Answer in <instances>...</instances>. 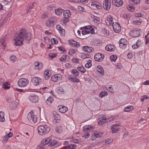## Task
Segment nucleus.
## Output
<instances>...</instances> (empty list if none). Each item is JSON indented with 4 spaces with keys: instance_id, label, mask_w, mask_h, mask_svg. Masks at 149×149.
I'll return each instance as SVG.
<instances>
[{
    "instance_id": "obj_13",
    "label": "nucleus",
    "mask_w": 149,
    "mask_h": 149,
    "mask_svg": "<svg viewBox=\"0 0 149 149\" xmlns=\"http://www.w3.org/2000/svg\"><path fill=\"white\" fill-rule=\"evenodd\" d=\"M114 31L116 33L120 32L121 30V27L119 24L115 22L112 25Z\"/></svg>"
},
{
    "instance_id": "obj_52",
    "label": "nucleus",
    "mask_w": 149,
    "mask_h": 149,
    "mask_svg": "<svg viewBox=\"0 0 149 149\" xmlns=\"http://www.w3.org/2000/svg\"><path fill=\"white\" fill-rule=\"evenodd\" d=\"M110 58L112 61L115 62L117 58V56L115 55H111L110 56Z\"/></svg>"
},
{
    "instance_id": "obj_10",
    "label": "nucleus",
    "mask_w": 149,
    "mask_h": 149,
    "mask_svg": "<svg viewBox=\"0 0 149 149\" xmlns=\"http://www.w3.org/2000/svg\"><path fill=\"white\" fill-rule=\"evenodd\" d=\"M118 42L119 43V46L120 48H125L126 47L127 42L125 39H121Z\"/></svg>"
},
{
    "instance_id": "obj_35",
    "label": "nucleus",
    "mask_w": 149,
    "mask_h": 149,
    "mask_svg": "<svg viewBox=\"0 0 149 149\" xmlns=\"http://www.w3.org/2000/svg\"><path fill=\"white\" fill-rule=\"evenodd\" d=\"M77 69L82 73H85L86 71V69L83 66L79 67L78 66L77 67Z\"/></svg>"
},
{
    "instance_id": "obj_39",
    "label": "nucleus",
    "mask_w": 149,
    "mask_h": 149,
    "mask_svg": "<svg viewBox=\"0 0 149 149\" xmlns=\"http://www.w3.org/2000/svg\"><path fill=\"white\" fill-rule=\"evenodd\" d=\"M140 0H129V2L132 4L136 5L139 3Z\"/></svg>"
},
{
    "instance_id": "obj_44",
    "label": "nucleus",
    "mask_w": 149,
    "mask_h": 149,
    "mask_svg": "<svg viewBox=\"0 0 149 149\" xmlns=\"http://www.w3.org/2000/svg\"><path fill=\"white\" fill-rule=\"evenodd\" d=\"M133 109V107L132 106H129L124 108V110L125 112L129 111L131 109Z\"/></svg>"
},
{
    "instance_id": "obj_40",
    "label": "nucleus",
    "mask_w": 149,
    "mask_h": 149,
    "mask_svg": "<svg viewBox=\"0 0 149 149\" xmlns=\"http://www.w3.org/2000/svg\"><path fill=\"white\" fill-rule=\"evenodd\" d=\"M5 120L4 117V113L3 112H0V121L1 122H3Z\"/></svg>"
},
{
    "instance_id": "obj_5",
    "label": "nucleus",
    "mask_w": 149,
    "mask_h": 149,
    "mask_svg": "<svg viewBox=\"0 0 149 149\" xmlns=\"http://www.w3.org/2000/svg\"><path fill=\"white\" fill-rule=\"evenodd\" d=\"M37 116L33 111H30L27 115L28 120L31 123H35L37 121Z\"/></svg>"
},
{
    "instance_id": "obj_17",
    "label": "nucleus",
    "mask_w": 149,
    "mask_h": 149,
    "mask_svg": "<svg viewBox=\"0 0 149 149\" xmlns=\"http://www.w3.org/2000/svg\"><path fill=\"white\" fill-rule=\"evenodd\" d=\"M116 47L115 46L112 44H109L105 47V49L108 51L113 52L115 49Z\"/></svg>"
},
{
    "instance_id": "obj_46",
    "label": "nucleus",
    "mask_w": 149,
    "mask_h": 149,
    "mask_svg": "<svg viewBox=\"0 0 149 149\" xmlns=\"http://www.w3.org/2000/svg\"><path fill=\"white\" fill-rule=\"evenodd\" d=\"M56 132L58 133H59L62 131V128L61 126H58L56 127L55 129Z\"/></svg>"
},
{
    "instance_id": "obj_55",
    "label": "nucleus",
    "mask_w": 149,
    "mask_h": 149,
    "mask_svg": "<svg viewBox=\"0 0 149 149\" xmlns=\"http://www.w3.org/2000/svg\"><path fill=\"white\" fill-rule=\"evenodd\" d=\"M75 53V51L74 49H70L69 52H68V54L71 55L72 56V55L74 54Z\"/></svg>"
},
{
    "instance_id": "obj_3",
    "label": "nucleus",
    "mask_w": 149,
    "mask_h": 149,
    "mask_svg": "<svg viewBox=\"0 0 149 149\" xmlns=\"http://www.w3.org/2000/svg\"><path fill=\"white\" fill-rule=\"evenodd\" d=\"M50 130V126L46 124L39 126L38 127L39 134L41 135H45L47 133L49 132Z\"/></svg>"
},
{
    "instance_id": "obj_61",
    "label": "nucleus",
    "mask_w": 149,
    "mask_h": 149,
    "mask_svg": "<svg viewBox=\"0 0 149 149\" xmlns=\"http://www.w3.org/2000/svg\"><path fill=\"white\" fill-rule=\"evenodd\" d=\"M16 59V57L14 55H12L10 57V59L12 61H15Z\"/></svg>"
},
{
    "instance_id": "obj_50",
    "label": "nucleus",
    "mask_w": 149,
    "mask_h": 149,
    "mask_svg": "<svg viewBox=\"0 0 149 149\" xmlns=\"http://www.w3.org/2000/svg\"><path fill=\"white\" fill-rule=\"evenodd\" d=\"M93 20L94 22L97 23L100 21V19L98 17L95 16H93Z\"/></svg>"
},
{
    "instance_id": "obj_45",
    "label": "nucleus",
    "mask_w": 149,
    "mask_h": 149,
    "mask_svg": "<svg viewBox=\"0 0 149 149\" xmlns=\"http://www.w3.org/2000/svg\"><path fill=\"white\" fill-rule=\"evenodd\" d=\"M18 104L17 102L15 101H13L12 102L10 106L12 107L13 109H14L17 107Z\"/></svg>"
},
{
    "instance_id": "obj_6",
    "label": "nucleus",
    "mask_w": 149,
    "mask_h": 149,
    "mask_svg": "<svg viewBox=\"0 0 149 149\" xmlns=\"http://www.w3.org/2000/svg\"><path fill=\"white\" fill-rule=\"evenodd\" d=\"M28 80L25 78H21L19 80L17 83L18 86L21 87H26L29 84Z\"/></svg>"
},
{
    "instance_id": "obj_30",
    "label": "nucleus",
    "mask_w": 149,
    "mask_h": 149,
    "mask_svg": "<svg viewBox=\"0 0 149 149\" xmlns=\"http://www.w3.org/2000/svg\"><path fill=\"white\" fill-rule=\"evenodd\" d=\"M91 126L89 125H86L84 126L83 127L84 131L87 133L89 132H90V130L91 129Z\"/></svg>"
},
{
    "instance_id": "obj_34",
    "label": "nucleus",
    "mask_w": 149,
    "mask_h": 149,
    "mask_svg": "<svg viewBox=\"0 0 149 149\" xmlns=\"http://www.w3.org/2000/svg\"><path fill=\"white\" fill-rule=\"evenodd\" d=\"M54 101V99L51 96L49 97L46 100V103L49 105L50 104Z\"/></svg>"
},
{
    "instance_id": "obj_11",
    "label": "nucleus",
    "mask_w": 149,
    "mask_h": 149,
    "mask_svg": "<svg viewBox=\"0 0 149 149\" xmlns=\"http://www.w3.org/2000/svg\"><path fill=\"white\" fill-rule=\"evenodd\" d=\"M111 6V0H105L103 5L104 8L106 10H109Z\"/></svg>"
},
{
    "instance_id": "obj_14",
    "label": "nucleus",
    "mask_w": 149,
    "mask_h": 149,
    "mask_svg": "<svg viewBox=\"0 0 149 149\" xmlns=\"http://www.w3.org/2000/svg\"><path fill=\"white\" fill-rule=\"evenodd\" d=\"M105 22L108 25L113 24L115 23L113 22V18L111 16H108L105 20Z\"/></svg>"
},
{
    "instance_id": "obj_47",
    "label": "nucleus",
    "mask_w": 149,
    "mask_h": 149,
    "mask_svg": "<svg viewBox=\"0 0 149 149\" xmlns=\"http://www.w3.org/2000/svg\"><path fill=\"white\" fill-rule=\"evenodd\" d=\"M91 61L89 60L88 61V63L85 65V67L87 68H89L92 66Z\"/></svg>"
},
{
    "instance_id": "obj_19",
    "label": "nucleus",
    "mask_w": 149,
    "mask_h": 149,
    "mask_svg": "<svg viewBox=\"0 0 149 149\" xmlns=\"http://www.w3.org/2000/svg\"><path fill=\"white\" fill-rule=\"evenodd\" d=\"M7 36L6 35L3 36L0 40V45L1 44V45L3 46L4 48L6 47V45L5 42L7 40Z\"/></svg>"
},
{
    "instance_id": "obj_63",
    "label": "nucleus",
    "mask_w": 149,
    "mask_h": 149,
    "mask_svg": "<svg viewBox=\"0 0 149 149\" xmlns=\"http://www.w3.org/2000/svg\"><path fill=\"white\" fill-rule=\"evenodd\" d=\"M51 42L53 44H56L58 42L56 41L54 38H52L51 39Z\"/></svg>"
},
{
    "instance_id": "obj_16",
    "label": "nucleus",
    "mask_w": 149,
    "mask_h": 149,
    "mask_svg": "<svg viewBox=\"0 0 149 149\" xmlns=\"http://www.w3.org/2000/svg\"><path fill=\"white\" fill-rule=\"evenodd\" d=\"M55 19L53 18H49L46 22L47 26L49 27H52L54 21Z\"/></svg>"
},
{
    "instance_id": "obj_20",
    "label": "nucleus",
    "mask_w": 149,
    "mask_h": 149,
    "mask_svg": "<svg viewBox=\"0 0 149 149\" xmlns=\"http://www.w3.org/2000/svg\"><path fill=\"white\" fill-rule=\"evenodd\" d=\"M69 43L71 46L73 47H78L79 46V42L73 40H69Z\"/></svg>"
},
{
    "instance_id": "obj_64",
    "label": "nucleus",
    "mask_w": 149,
    "mask_h": 149,
    "mask_svg": "<svg viewBox=\"0 0 149 149\" xmlns=\"http://www.w3.org/2000/svg\"><path fill=\"white\" fill-rule=\"evenodd\" d=\"M134 15L136 17H141L142 16V14L140 13H135Z\"/></svg>"
},
{
    "instance_id": "obj_36",
    "label": "nucleus",
    "mask_w": 149,
    "mask_h": 149,
    "mask_svg": "<svg viewBox=\"0 0 149 149\" xmlns=\"http://www.w3.org/2000/svg\"><path fill=\"white\" fill-rule=\"evenodd\" d=\"M3 88L5 89H8L10 87V84L9 82L4 83L3 84Z\"/></svg>"
},
{
    "instance_id": "obj_53",
    "label": "nucleus",
    "mask_w": 149,
    "mask_h": 149,
    "mask_svg": "<svg viewBox=\"0 0 149 149\" xmlns=\"http://www.w3.org/2000/svg\"><path fill=\"white\" fill-rule=\"evenodd\" d=\"M142 20L140 19L139 20H136L134 21V24L137 25H139L141 24V23L142 22Z\"/></svg>"
},
{
    "instance_id": "obj_22",
    "label": "nucleus",
    "mask_w": 149,
    "mask_h": 149,
    "mask_svg": "<svg viewBox=\"0 0 149 149\" xmlns=\"http://www.w3.org/2000/svg\"><path fill=\"white\" fill-rule=\"evenodd\" d=\"M59 111L62 113H65L68 110V108L65 106L59 105L58 106Z\"/></svg>"
},
{
    "instance_id": "obj_23",
    "label": "nucleus",
    "mask_w": 149,
    "mask_h": 149,
    "mask_svg": "<svg viewBox=\"0 0 149 149\" xmlns=\"http://www.w3.org/2000/svg\"><path fill=\"white\" fill-rule=\"evenodd\" d=\"M29 99L32 102L35 103L38 101V98L37 96L35 95L30 96L29 97Z\"/></svg>"
},
{
    "instance_id": "obj_42",
    "label": "nucleus",
    "mask_w": 149,
    "mask_h": 149,
    "mask_svg": "<svg viewBox=\"0 0 149 149\" xmlns=\"http://www.w3.org/2000/svg\"><path fill=\"white\" fill-rule=\"evenodd\" d=\"M108 93L106 91H102L99 94V96L101 98H102L103 97L107 96L108 95Z\"/></svg>"
},
{
    "instance_id": "obj_29",
    "label": "nucleus",
    "mask_w": 149,
    "mask_h": 149,
    "mask_svg": "<svg viewBox=\"0 0 149 149\" xmlns=\"http://www.w3.org/2000/svg\"><path fill=\"white\" fill-rule=\"evenodd\" d=\"M51 71L49 70H46L44 72V74L45 75V79H48L51 76Z\"/></svg>"
},
{
    "instance_id": "obj_57",
    "label": "nucleus",
    "mask_w": 149,
    "mask_h": 149,
    "mask_svg": "<svg viewBox=\"0 0 149 149\" xmlns=\"http://www.w3.org/2000/svg\"><path fill=\"white\" fill-rule=\"evenodd\" d=\"M72 62L74 63H77L79 62V59L78 58H74L72 60Z\"/></svg>"
},
{
    "instance_id": "obj_4",
    "label": "nucleus",
    "mask_w": 149,
    "mask_h": 149,
    "mask_svg": "<svg viewBox=\"0 0 149 149\" xmlns=\"http://www.w3.org/2000/svg\"><path fill=\"white\" fill-rule=\"evenodd\" d=\"M81 33L83 35L91 33L93 34L95 33V29L90 26H86L85 27V29L82 30Z\"/></svg>"
},
{
    "instance_id": "obj_27",
    "label": "nucleus",
    "mask_w": 149,
    "mask_h": 149,
    "mask_svg": "<svg viewBox=\"0 0 149 149\" xmlns=\"http://www.w3.org/2000/svg\"><path fill=\"white\" fill-rule=\"evenodd\" d=\"M35 69L36 70H39L41 69L42 68V64L38 62H36L34 63Z\"/></svg>"
},
{
    "instance_id": "obj_12",
    "label": "nucleus",
    "mask_w": 149,
    "mask_h": 149,
    "mask_svg": "<svg viewBox=\"0 0 149 149\" xmlns=\"http://www.w3.org/2000/svg\"><path fill=\"white\" fill-rule=\"evenodd\" d=\"M63 76L60 74H56L52 76L51 80L54 82L61 80L63 78Z\"/></svg>"
},
{
    "instance_id": "obj_26",
    "label": "nucleus",
    "mask_w": 149,
    "mask_h": 149,
    "mask_svg": "<svg viewBox=\"0 0 149 149\" xmlns=\"http://www.w3.org/2000/svg\"><path fill=\"white\" fill-rule=\"evenodd\" d=\"M71 13L69 10H66L64 11L63 15L64 17L69 18L71 16Z\"/></svg>"
},
{
    "instance_id": "obj_56",
    "label": "nucleus",
    "mask_w": 149,
    "mask_h": 149,
    "mask_svg": "<svg viewBox=\"0 0 149 149\" xmlns=\"http://www.w3.org/2000/svg\"><path fill=\"white\" fill-rule=\"evenodd\" d=\"M60 34L62 36H64L65 35V30L63 29H61L60 30Z\"/></svg>"
},
{
    "instance_id": "obj_33",
    "label": "nucleus",
    "mask_w": 149,
    "mask_h": 149,
    "mask_svg": "<svg viewBox=\"0 0 149 149\" xmlns=\"http://www.w3.org/2000/svg\"><path fill=\"white\" fill-rule=\"evenodd\" d=\"M68 79L69 80L74 82L78 83L79 82V79L75 77H72V76H70L69 77Z\"/></svg>"
},
{
    "instance_id": "obj_37",
    "label": "nucleus",
    "mask_w": 149,
    "mask_h": 149,
    "mask_svg": "<svg viewBox=\"0 0 149 149\" xmlns=\"http://www.w3.org/2000/svg\"><path fill=\"white\" fill-rule=\"evenodd\" d=\"M76 147V145L75 144H70L66 146L65 149H74Z\"/></svg>"
},
{
    "instance_id": "obj_32",
    "label": "nucleus",
    "mask_w": 149,
    "mask_h": 149,
    "mask_svg": "<svg viewBox=\"0 0 149 149\" xmlns=\"http://www.w3.org/2000/svg\"><path fill=\"white\" fill-rule=\"evenodd\" d=\"M63 10L60 8L56 9L55 10V14L58 16L62 14V12H63Z\"/></svg>"
},
{
    "instance_id": "obj_15",
    "label": "nucleus",
    "mask_w": 149,
    "mask_h": 149,
    "mask_svg": "<svg viewBox=\"0 0 149 149\" xmlns=\"http://www.w3.org/2000/svg\"><path fill=\"white\" fill-rule=\"evenodd\" d=\"M40 81V79L39 77H34L31 80L32 83L35 86H37L39 85Z\"/></svg>"
},
{
    "instance_id": "obj_48",
    "label": "nucleus",
    "mask_w": 149,
    "mask_h": 149,
    "mask_svg": "<svg viewBox=\"0 0 149 149\" xmlns=\"http://www.w3.org/2000/svg\"><path fill=\"white\" fill-rule=\"evenodd\" d=\"M67 56L66 55H63L59 59L60 61L62 62L65 61L67 58Z\"/></svg>"
},
{
    "instance_id": "obj_51",
    "label": "nucleus",
    "mask_w": 149,
    "mask_h": 149,
    "mask_svg": "<svg viewBox=\"0 0 149 149\" xmlns=\"http://www.w3.org/2000/svg\"><path fill=\"white\" fill-rule=\"evenodd\" d=\"M127 8L129 11H133L134 10V6L132 5L127 6Z\"/></svg>"
},
{
    "instance_id": "obj_8",
    "label": "nucleus",
    "mask_w": 149,
    "mask_h": 149,
    "mask_svg": "<svg viewBox=\"0 0 149 149\" xmlns=\"http://www.w3.org/2000/svg\"><path fill=\"white\" fill-rule=\"evenodd\" d=\"M110 121L111 120L110 118L107 119L105 116L103 115L100 116L98 119V122L99 125H102L104 123L107 122L108 121Z\"/></svg>"
},
{
    "instance_id": "obj_60",
    "label": "nucleus",
    "mask_w": 149,
    "mask_h": 149,
    "mask_svg": "<svg viewBox=\"0 0 149 149\" xmlns=\"http://www.w3.org/2000/svg\"><path fill=\"white\" fill-rule=\"evenodd\" d=\"M122 17L124 18L127 19H129L130 18L129 15L126 14H124L122 15Z\"/></svg>"
},
{
    "instance_id": "obj_54",
    "label": "nucleus",
    "mask_w": 149,
    "mask_h": 149,
    "mask_svg": "<svg viewBox=\"0 0 149 149\" xmlns=\"http://www.w3.org/2000/svg\"><path fill=\"white\" fill-rule=\"evenodd\" d=\"M145 38L146 39V44L147 45L148 44L149 41V32L145 36Z\"/></svg>"
},
{
    "instance_id": "obj_1",
    "label": "nucleus",
    "mask_w": 149,
    "mask_h": 149,
    "mask_svg": "<svg viewBox=\"0 0 149 149\" xmlns=\"http://www.w3.org/2000/svg\"><path fill=\"white\" fill-rule=\"evenodd\" d=\"M30 38L28 36V33L24 29L19 30V34H15L14 40L16 46H20L23 44V41L25 40L27 43L29 42Z\"/></svg>"
},
{
    "instance_id": "obj_49",
    "label": "nucleus",
    "mask_w": 149,
    "mask_h": 149,
    "mask_svg": "<svg viewBox=\"0 0 149 149\" xmlns=\"http://www.w3.org/2000/svg\"><path fill=\"white\" fill-rule=\"evenodd\" d=\"M140 41H139V40H138L137 41L136 43V45H132V48L134 49L137 48L139 46V45H138V43H140Z\"/></svg>"
},
{
    "instance_id": "obj_7",
    "label": "nucleus",
    "mask_w": 149,
    "mask_h": 149,
    "mask_svg": "<svg viewBox=\"0 0 149 149\" xmlns=\"http://www.w3.org/2000/svg\"><path fill=\"white\" fill-rule=\"evenodd\" d=\"M141 30L138 28L134 29L131 31L129 33L130 35L133 37H137L140 35Z\"/></svg>"
},
{
    "instance_id": "obj_9",
    "label": "nucleus",
    "mask_w": 149,
    "mask_h": 149,
    "mask_svg": "<svg viewBox=\"0 0 149 149\" xmlns=\"http://www.w3.org/2000/svg\"><path fill=\"white\" fill-rule=\"evenodd\" d=\"M104 56V54L100 53H97L95 54L94 58L95 61H102Z\"/></svg>"
},
{
    "instance_id": "obj_62",
    "label": "nucleus",
    "mask_w": 149,
    "mask_h": 149,
    "mask_svg": "<svg viewBox=\"0 0 149 149\" xmlns=\"http://www.w3.org/2000/svg\"><path fill=\"white\" fill-rule=\"evenodd\" d=\"M49 56L50 58L52 59L55 57L56 54L55 53H51L49 54Z\"/></svg>"
},
{
    "instance_id": "obj_59",
    "label": "nucleus",
    "mask_w": 149,
    "mask_h": 149,
    "mask_svg": "<svg viewBox=\"0 0 149 149\" xmlns=\"http://www.w3.org/2000/svg\"><path fill=\"white\" fill-rule=\"evenodd\" d=\"M69 21V18L64 17L63 18V22L65 24H66Z\"/></svg>"
},
{
    "instance_id": "obj_38",
    "label": "nucleus",
    "mask_w": 149,
    "mask_h": 149,
    "mask_svg": "<svg viewBox=\"0 0 149 149\" xmlns=\"http://www.w3.org/2000/svg\"><path fill=\"white\" fill-rule=\"evenodd\" d=\"M72 73L76 77H78L79 76V73L76 69H73L72 71Z\"/></svg>"
},
{
    "instance_id": "obj_31",
    "label": "nucleus",
    "mask_w": 149,
    "mask_h": 149,
    "mask_svg": "<svg viewBox=\"0 0 149 149\" xmlns=\"http://www.w3.org/2000/svg\"><path fill=\"white\" fill-rule=\"evenodd\" d=\"M97 70L98 72L100 73L102 75L104 74V71L102 67L100 65H98L97 68Z\"/></svg>"
},
{
    "instance_id": "obj_21",
    "label": "nucleus",
    "mask_w": 149,
    "mask_h": 149,
    "mask_svg": "<svg viewBox=\"0 0 149 149\" xmlns=\"http://www.w3.org/2000/svg\"><path fill=\"white\" fill-rule=\"evenodd\" d=\"M113 4L117 6H120L123 5V1L121 0H112Z\"/></svg>"
},
{
    "instance_id": "obj_43",
    "label": "nucleus",
    "mask_w": 149,
    "mask_h": 149,
    "mask_svg": "<svg viewBox=\"0 0 149 149\" xmlns=\"http://www.w3.org/2000/svg\"><path fill=\"white\" fill-rule=\"evenodd\" d=\"M94 136L96 137H99L102 135V133L101 132H95L94 134Z\"/></svg>"
},
{
    "instance_id": "obj_28",
    "label": "nucleus",
    "mask_w": 149,
    "mask_h": 149,
    "mask_svg": "<svg viewBox=\"0 0 149 149\" xmlns=\"http://www.w3.org/2000/svg\"><path fill=\"white\" fill-rule=\"evenodd\" d=\"M8 20L7 17L5 16H3L0 19V24L1 25H3V24L6 22Z\"/></svg>"
},
{
    "instance_id": "obj_25",
    "label": "nucleus",
    "mask_w": 149,
    "mask_h": 149,
    "mask_svg": "<svg viewBox=\"0 0 149 149\" xmlns=\"http://www.w3.org/2000/svg\"><path fill=\"white\" fill-rule=\"evenodd\" d=\"M83 49L84 51L88 53L91 52L94 50V49L92 47L88 46L83 47Z\"/></svg>"
},
{
    "instance_id": "obj_58",
    "label": "nucleus",
    "mask_w": 149,
    "mask_h": 149,
    "mask_svg": "<svg viewBox=\"0 0 149 149\" xmlns=\"http://www.w3.org/2000/svg\"><path fill=\"white\" fill-rule=\"evenodd\" d=\"M77 8L80 11L84 12L85 11V9L84 7L81 6H77Z\"/></svg>"
},
{
    "instance_id": "obj_41",
    "label": "nucleus",
    "mask_w": 149,
    "mask_h": 149,
    "mask_svg": "<svg viewBox=\"0 0 149 149\" xmlns=\"http://www.w3.org/2000/svg\"><path fill=\"white\" fill-rule=\"evenodd\" d=\"M82 58L85 59L88 58H89L91 57V55L89 54H83L81 56Z\"/></svg>"
},
{
    "instance_id": "obj_2",
    "label": "nucleus",
    "mask_w": 149,
    "mask_h": 149,
    "mask_svg": "<svg viewBox=\"0 0 149 149\" xmlns=\"http://www.w3.org/2000/svg\"><path fill=\"white\" fill-rule=\"evenodd\" d=\"M57 141L53 137H49L43 139L41 141V144L43 146L48 145L49 146H53L56 144Z\"/></svg>"
},
{
    "instance_id": "obj_18",
    "label": "nucleus",
    "mask_w": 149,
    "mask_h": 149,
    "mask_svg": "<svg viewBox=\"0 0 149 149\" xmlns=\"http://www.w3.org/2000/svg\"><path fill=\"white\" fill-rule=\"evenodd\" d=\"M119 125L118 124H116L113 125L111 127V129L112 131V133H116L118 132L120 130V128L118 127Z\"/></svg>"
},
{
    "instance_id": "obj_24",
    "label": "nucleus",
    "mask_w": 149,
    "mask_h": 149,
    "mask_svg": "<svg viewBox=\"0 0 149 149\" xmlns=\"http://www.w3.org/2000/svg\"><path fill=\"white\" fill-rule=\"evenodd\" d=\"M55 114H54V119L53 120V122L54 123H59L60 121V115L57 114L56 113Z\"/></svg>"
}]
</instances>
